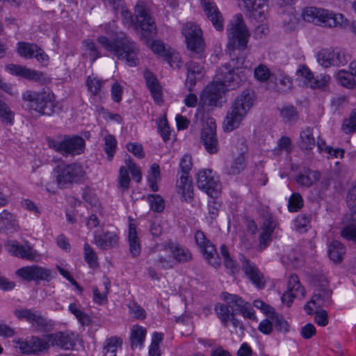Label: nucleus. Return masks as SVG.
Here are the masks:
<instances>
[{"label": "nucleus", "instance_id": "f257e3e1", "mask_svg": "<svg viewBox=\"0 0 356 356\" xmlns=\"http://www.w3.org/2000/svg\"><path fill=\"white\" fill-rule=\"evenodd\" d=\"M245 75L242 68L235 67L231 64H225L218 69L216 73V81L208 86L201 93L199 106H217L222 93L226 90H234L245 80Z\"/></svg>", "mask_w": 356, "mask_h": 356}, {"label": "nucleus", "instance_id": "f03ea898", "mask_svg": "<svg viewBox=\"0 0 356 356\" xmlns=\"http://www.w3.org/2000/svg\"><path fill=\"white\" fill-rule=\"evenodd\" d=\"M97 42L118 60L124 61L129 67H136L139 63L138 45L127 35L122 34L113 39L101 35Z\"/></svg>", "mask_w": 356, "mask_h": 356}, {"label": "nucleus", "instance_id": "7ed1b4c3", "mask_svg": "<svg viewBox=\"0 0 356 356\" xmlns=\"http://www.w3.org/2000/svg\"><path fill=\"white\" fill-rule=\"evenodd\" d=\"M256 96L253 90H243L232 102L223 121L225 131L237 129L253 107Z\"/></svg>", "mask_w": 356, "mask_h": 356}, {"label": "nucleus", "instance_id": "20e7f679", "mask_svg": "<svg viewBox=\"0 0 356 356\" xmlns=\"http://www.w3.org/2000/svg\"><path fill=\"white\" fill-rule=\"evenodd\" d=\"M22 99L27 102L26 106L40 115H51L56 106L54 94L49 89L40 92L25 91L22 96Z\"/></svg>", "mask_w": 356, "mask_h": 356}, {"label": "nucleus", "instance_id": "39448f33", "mask_svg": "<svg viewBox=\"0 0 356 356\" xmlns=\"http://www.w3.org/2000/svg\"><path fill=\"white\" fill-rule=\"evenodd\" d=\"M56 182L60 188H65L74 184H81L86 177V171L82 165L73 163L58 165L54 170Z\"/></svg>", "mask_w": 356, "mask_h": 356}, {"label": "nucleus", "instance_id": "423d86ee", "mask_svg": "<svg viewBox=\"0 0 356 356\" xmlns=\"http://www.w3.org/2000/svg\"><path fill=\"white\" fill-rule=\"evenodd\" d=\"M227 34L229 49H245L250 34L241 13L235 15L229 22L227 28Z\"/></svg>", "mask_w": 356, "mask_h": 356}, {"label": "nucleus", "instance_id": "0eeeda50", "mask_svg": "<svg viewBox=\"0 0 356 356\" xmlns=\"http://www.w3.org/2000/svg\"><path fill=\"white\" fill-rule=\"evenodd\" d=\"M188 49L191 51V57L202 58L204 56V42L201 29L195 23L188 22L182 27Z\"/></svg>", "mask_w": 356, "mask_h": 356}, {"label": "nucleus", "instance_id": "6e6552de", "mask_svg": "<svg viewBox=\"0 0 356 356\" xmlns=\"http://www.w3.org/2000/svg\"><path fill=\"white\" fill-rule=\"evenodd\" d=\"M346 202L350 212L342 219L341 235L346 240L356 241V181L347 195Z\"/></svg>", "mask_w": 356, "mask_h": 356}, {"label": "nucleus", "instance_id": "1a4fd4ad", "mask_svg": "<svg viewBox=\"0 0 356 356\" xmlns=\"http://www.w3.org/2000/svg\"><path fill=\"white\" fill-rule=\"evenodd\" d=\"M135 15L136 27L140 29L142 38L148 44L157 33L155 22L142 3L136 4Z\"/></svg>", "mask_w": 356, "mask_h": 356}, {"label": "nucleus", "instance_id": "9d476101", "mask_svg": "<svg viewBox=\"0 0 356 356\" xmlns=\"http://www.w3.org/2000/svg\"><path fill=\"white\" fill-rule=\"evenodd\" d=\"M49 146L63 156L77 155L83 152L85 140L80 136L65 137L62 140L49 139Z\"/></svg>", "mask_w": 356, "mask_h": 356}, {"label": "nucleus", "instance_id": "9b49d317", "mask_svg": "<svg viewBox=\"0 0 356 356\" xmlns=\"http://www.w3.org/2000/svg\"><path fill=\"white\" fill-rule=\"evenodd\" d=\"M197 184L200 189L211 198H216L220 193L218 177L210 169H203L197 174Z\"/></svg>", "mask_w": 356, "mask_h": 356}, {"label": "nucleus", "instance_id": "f8f14e48", "mask_svg": "<svg viewBox=\"0 0 356 356\" xmlns=\"http://www.w3.org/2000/svg\"><path fill=\"white\" fill-rule=\"evenodd\" d=\"M305 21L315 25L331 28L334 24V14L332 11L316 7L306 8L302 14Z\"/></svg>", "mask_w": 356, "mask_h": 356}, {"label": "nucleus", "instance_id": "ddd939ff", "mask_svg": "<svg viewBox=\"0 0 356 356\" xmlns=\"http://www.w3.org/2000/svg\"><path fill=\"white\" fill-rule=\"evenodd\" d=\"M16 274L22 279L28 282H49L53 278L52 273L50 269L37 265L20 268L16 271Z\"/></svg>", "mask_w": 356, "mask_h": 356}, {"label": "nucleus", "instance_id": "4468645a", "mask_svg": "<svg viewBox=\"0 0 356 356\" xmlns=\"http://www.w3.org/2000/svg\"><path fill=\"white\" fill-rule=\"evenodd\" d=\"M6 68L13 75L19 76L29 81L37 82L40 85L46 84L49 81V79L44 72L32 70L25 66L9 64L6 66Z\"/></svg>", "mask_w": 356, "mask_h": 356}, {"label": "nucleus", "instance_id": "2eb2a0df", "mask_svg": "<svg viewBox=\"0 0 356 356\" xmlns=\"http://www.w3.org/2000/svg\"><path fill=\"white\" fill-rule=\"evenodd\" d=\"M14 313L17 318L27 321L38 330L48 331L52 326V324L37 311L22 309H16Z\"/></svg>", "mask_w": 356, "mask_h": 356}, {"label": "nucleus", "instance_id": "dca6fc26", "mask_svg": "<svg viewBox=\"0 0 356 356\" xmlns=\"http://www.w3.org/2000/svg\"><path fill=\"white\" fill-rule=\"evenodd\" d=\"M119 232L117 230H97L93 233L92 243L99 249L108 250L115 248L119 245Z\"/></svg>", "mask_w": 356, "mask_h": 356}, {"label": "nucleus", "instance_id": "f3484780", "mask_svg": "<svg viewBox=\"0 0 356 356\" xmlns=\"http://www.w3.org/2000/svg\"><path fill=\"white\" fill-rule=\"evenodd\" d=\"M195 241L196 244L201 249L204 258L213 267L218 268L220 266V262L216 257V250L211 241L207 239L202 231H197L195 234Z\"/></svg>", "mask_w": 356, "mask_h": 356}, {"label": "nucleus", "instance_id": "a211bd4d", "mask_svg": "<svg viewBox=\"0 0 356 356\" xmlns=\"http://www.w3.org/2000/svg\"><path fill=\"white\" fill-rule=\"evenodd\" d=\"M201 141L209 154H213L218 152L219 143L216 136V124L212 120L203 127L201 131Z\"/></svg>", "mask_w": 356, "mask_h": 356}, {"label": "nucleus", "instance_id": "6ab92c4d", "mask_svg": "<svg viewBox=\"0 0 356 356\" xmlns=\"http://www.w3.org/2000/svg\"><path fill=\"white\" fill-rule=\"evenodd\" d=\"M203 10L208 19L217 31L224 29V19L213 0H200Z\"/></svg>", "mask_w": 356, "mask_h": 356}, {"label": "nucleus", "instance_id": "aec40b11", "mask_svg": "<svg viewBox=\"0 0 356 356\" xmlns=\"http://www.w3.org/2000/svg\"><path fill=\"white\" fill-rule=\"evenodd\" d=\"M17 51L19 54L27 59L35 58L40 63L47 62L49 56L37 44L25 42L17 43Z\"/></svg>", "mask_w": 356, "mask_h": 356}, {"label": "nucleus", "instance_id": "412c9836", "mask_svg": "<svg viewBox=\"0 0 356 356\" xmlns=\"http://www.w3.org/2000/svg\"><path fill=\"white\" fill-rule=\"evenodd\" d=\"M241 261L242 270L246 276L257 288H264L265 286L264 275L259 271L254 263L243 257L241 259Z\"/></svg>", "mask_w": 356, "mask_h": 356}, {"label": "nucleus", "instance_id": "4be33fe9", "mask_svg": "<svg viewBox=\"0 0 356 356\" xmlns=\"http://www.w3.org/2000/svg\"><path fill=\"white\" fill-rule=\"evenodd\" d=\"M6 247L12 255L22 259L33 260L37 256L36 250H33L30 245H22L15 240H9L6 243Z\"/></svg>", "mask_w": 356, "mask_h": 356}, {"label": "nucleus", "instance_id": "5701e85b", "mask_svg": "<svg viewBox=\"0 0 356 356\" xmlns=\"http://www.w3.org/2000/svg\"><path fill=\"white\" fill-rule=\"evenodd\" d=\"M250 15L258 21H263L266 16L268 0H242Z\"/></svg>", "mask_w": 356, "mask_h": 356}, {"label": "nucleus", "instance_id": "b1692460", "mask_svg": "<svg viewBox=\"0 0 356 356\" xmlns=\"http://www.w3.org/2000/svg\"><path fill=\"white\" fill-rule=\"evenodd\" d=\"M187 70V77L185 83L189 91H192L197 81L203 76V67L193 60L187 62L185 65Z\"/></svg>", "mask_w": 356, "mask_h": 356}, {"label": "nucleus", "instance_id": "393cba45", "mask_svg": "<svg viewBox=\"0 0 356 356\" xmlns=\"http://www.w3.org/2000/svg\"><path fill=\"white\" fill-rule=\"evenodd\" d=\"M276 223L271 217L266 218L262 223L261 232L259 234V248L260 250L266 249L272 240V234L275 228Z\"/></svg>", "mask_w": 356, "mask_h": 356}, {"label": "nucleus", "instance_id": "a878e982", "mask_svg": "<svg viewBox=\"0 0 356 356\" xmlns=\"http://www.w3.org/2000/svg\"><path fill=\"white\" fill-rule=\"evenodd\" d=\"M19 230V226L17 216L6 209L3 210L0 213V232L15 233Z\"/></svg>", "mask_w": 356, "mask_h": 356}, {"label": "nucleus", "instance_id": "bb28decb", "mask_svg": "<svg viewBox=\"0 0 356 356\" xmlns=\"http://www.w3.org/2000/svg\"><path fill=\"white\" fill-rule=\"evenodd\" d=\"M179 175L177 181V193L181 195L184 201L191 200L193 198V187L192 179L189 175Z\"/></svg>", "mask_w": 356, "mask_h": 356}, {"label": "nucleus", "instance_id": "cd10ccee", "mask_svg": "<svg viewBox=\"0 0 356 356\" xmlns=\"http://www.w3.org/2000/svg\"><path fill=\"white\" fill-rule=\"evenodd\" d=\"M321 178V173L309 168H303L296 177V181L301 186L311 187Z\"/></svg>", "mask_w": 356, "mask_h": 356}, {"label": "nucleus", "instance_id": "c85d7f7f", "mask_svg": "<svg viewBox=\"0 0 356 356\" xmlns=\"http://www.w3.org/2000/svg\"><path fill=\"white\" fill-rule=\"evenodd\" d=\"M144 78L145 79L147 86L149 90L154 101L157 104H160L162 102V94L161 88L157 79L149 70L145 71Z\"/></svg>", "mask_w": 356, "mask_h": 356}, {"label": "nucleus", "instance_id": "c756f323", "mask_svg": "<svg viewBox=\"0 0 356 356\" xmlns=\"http://www.w3.org/2000/svg\"><path fill=\"white\" fill-rule=\"evenodd\" d=\"M47 338L49 339V343L52 346H58L69 350L75 346V342L72 337L63 332L48 334Z\"/></svg>", "mask_w": 356, "mask_h": 356}, {"label": "nucleus", "instance_id": "7c9ffc66", "mask_svg": "<svg viewBox=\"0 0 356 356\" xmlns=\"http://www.w3.org/2000/svg\"><path fill=\"white\" fill-rule=\"evenodd\" d=\"M128 241L129 252L132 257H137L141 251L140 238L138 236L136 225L130 224L129 228Z\"/></svg>", "mask_w": 356, "mask_h": 356}, {"label": "nucleus", "instance_id": "2f4dec72", "mask_svg": "<svg viewBox=\"0 0 356 356\" xmlns=\"http://www.w3.org/2000/svg\"><path fill=\"white\" fill-rule=\"evenodd\" d=\"M147 330L145 327L140 325H134L130 336V342L132 349L141 348L145 339Z\"/></svg>", "mask_w": 356, "mask_h": 356}, {"label": "nucleus", "instance_id": "473e14b6", "mask_svg": "<svg viewBox=\"0 0 356 356\" xmlns=\"http://www.w3.org/2000/svg\"><path fill=\"white\" fill-rule=\"evenodd\" d=\"M299 146L302 149H312L316 145L315 138L313 134V129L306 127L300 134Z\"/></svg>", "mask_w": 356, "mask_h": 356}, {"label": "nucleus", "instance_id": "72a5a7b5", "mask_svg": "<svg viewBox=\"0 0 356 356\" xmlns=\"http://www.w3.org/2000/svg\"><path fill=\"white\" fill-rule=\"evenodd\" d=\"M286 289V291L295 293V296H298V298H302L305 296V289L301 285L298 277L295 274L289 276Z\"/></svg>", "mask_w": 356, "mask_h": 356}, {"label": "nucleus", "instance_id": "f704fd0d", "mask_svg": "<svg viewBox=\"0 0 356 356\" xmlns=\"http://www.w3.org/2000/svg\"><path fill=\"white\" fill-rule=\"evenodd\" d=\"M297 73L308 81L311 88H321L323 86L327 81L325 77H323V82H320L318 80L314 79L312 71L305 65L301 66Z\"/></svg>", "mask_w": 356, "mask_h": 356}, {"label": "nucleus", "instance_id": "c9c22d12", "mask_svg": "<svg viewBox=\"0 0 356 356\" xmlns=\"http://www.w3.org/2000/svg\"><path fill=\"white\" fill-rule=\"evenodd\" d=\"M169 248L175 259L179 263L186 262L192 259L191 253L179 245L170 243Z\"/></svg>", "mask_w": 356, "mask_h": 356}, {"label": "nucleus", "instance_id": "e433bc0d", "mask_svg": "<svg viewBox=\"0 0 356 356\" xmlns=\"http://www.w3.org/2000/svg\"><path fill=\"white\" fill-rule=\"evenodd\" d=\"M355 74L350 72L341 70L339 71L337 75V79L338 83L343 87L348 89H353L356 86V81L354 78Z\"/></svg>", "mask_w": 356, "mask_h": 356}, {"label": "nucleus", "instance_id": "4c0bfd02", "mask_svg": "<svg viewBox=\"0 0 356 356\" xmlns=\"http://www.w3.org/2000/svg\"><path fill=\"white\" fill-rule=\"evenodd\" d=\"M220 249L226 268L229 270L232 275L238 273L239 268L235 261L230 257L227 247L225 245H222Z\"/></svg>", "mask_w": 356, "mask_h": 356}, {"label": "nucleus", "instance_id": "58836bf2", "mask_svg": "<svg viewBox=\"0 0 356 356\" xmlns=\"http://www.w3.org/2000/svg\"><path fill=\"white\" fill-rule=\"evenodd\" d=\"M122 345V339L120 337H110L104 343L103 353L111 354L112 353H117L118 349H121Z\"/></svg>", "mask_w": 356, "mask_h": 356}, {"label": "nucleus", "instance_id": "ea45409f", "mask_svg": "<svg viewBox=\"0 0 356 356\" xmlns=\"http://www.w3.org/2000/svg\"><path fill=\"white\" fill-rule=\"evenodd\" d=\"M147 201L149 204L150 209L154 212L161 213L165 208L163 198L158 194H149Z\"/></svg>", "mask_w": 356, "mask_h": 356}, {"label": "nucleus", "instance_id": "a19ab883", "mask_svg": "<svg viewBox=\"0 0 356 356\" xmlns=\"http://www.w3.org/2000/svg\"><path fill=\"white\" fill-rule=\"evenodd\" d=\"M324 298L321 293H314L311 300L305 305L304 309L307 314H312L320 307L323 306Z\"/></svg>", "mask_w": 356, "mask_h": 356}, {"label": "nucleus", "instance_id": "79ce46f5", "mask_svg": "<svg viewBox=\"0 0 356 356\" xmlns=\"http://www.w3.org/2000/svg\"><path fill=\"white\" fill-rule=\"evenodd\" d=\"M83 254L84 259L90 268H95L98 266L97 255L88 243L83 245Z\"/></svg>", "mask_w": 356, "mask_h": 356}, {"label": "nucleus", "instance_id": "37998d69", "mask_svg": "<svg viewBox=\"0 0 356 356\" xmlns=\"http://www.w3.org/2000/svg\"><path fill=\"white\" fill-rule=\"evenodd\" d=\"M68 309L72 314L75 316V317L76 318L78 321L81 324V325L85 326L90 325L91 322L90 316L86 313L83 312V311H81V309H79L76 307V304L71 303L68 307Z\"/></svg>", "mask_w": 356, "mask_h": 356}, {"label": "nucleus", "instance_id": "c03bdc74", "mask_svg": "<svg viewBox=\"0 0 356 356\" xmlns=\"http://www.w3.org/2000/svg\"><path fill=\"white\" fill-rule=\"evenodd\" d=\"M33 353L47 350L49 348V339H40L38 337H31L30 339Z\"/></svg>", "mask_w": 356, "mask_h": 356}, {"label": "nucleus", "instance_id": "a18cd8bd", "mask_svg": "<svg viewBox=\"0 0 356 356\" xmlns=\"http://www.w3.org/2000/svg\"><path fill=\"white\" fill-rule=\"evenodd\" d=\"M318 63L325 68L330 67L334 62V52L328 49H323L317 54Z\"/></svg>", "mask_w": 356, "mask_h": 356}, {"label": "nucleus", "instance_id": "49530a36", "mask_svg": "<svg viewBox=\"0 0 356 356\" xmlns=\"http://www.w3.org/2000/svg\"><path fill=\"white\" fill-rule=\"evenodd\" d=\"M117 140L115 138L111 135H106L104 137V151L107 155L108 159L111 161L116 151Z\"/></svg>", "mask_w": 356, "mask_h": 356}, {"label": "nucleus", "instance_id": "de8ad7c7", "mask_svg": "<svg viewBox=\"0 0 356 356\" xmlns=\"http://www.w3.org/2000/svg\"><path fill=\"white\" fill-rule=\"evenodd\" d=\"M104 284L105 287V291L104 293H100L98 288L97 286L93 287V300L94 301L99 304L102 305L107 301V296L106 294L108 293L109 287H110V282L107 277L104 278Z\"/></svg>", "mask_w": 356, "mask_h": 356}, {"label": "nucleus", "instance_id": "09e8293b", "mask_svg": "<svg viewBox=\"0 0 356 356\" xmlns=\"http://www.w3.org/2000/svg\"><path fill=\"white\" fill-rule=\"evenodd\" d=\"M130 181L131 179L127 168L124 166H121L119 170L118 187L122 193L129 189Z\"/></svg>", "mask_w": 356, "mask_h": 356}, {"label": "nucleus", "instance_id": "8fccbe9b", "mask_svg": "<svg viewBox=\"0 0 356 356\" xmlns=\"http://www.w3.org/2000/svg\"><path fill=\"white\" fill-rule=\"evenodd\" d=\"M215 310L218 316L221 320L222 323L225 327L227 326L230 316L233 315L234 312L230 310L228 305L218 304L216 305Z\"/></svg>", "mask_w": 356, "mask_h": 356}, {"label": "nucleus", "instance_id": "3c124183", "mask_svg": "<svg viewBox=\"0 0 356 356\" xmlns=\"http://www.w3.org/2000/svg\"><path fill=\"white\" fill-rule=\"evenodd\" d=\"M151 49L154 53L165 57L168 63L172 65V57L169 54V51L165 48L164 44L160 40H154L151 43Z\"/></svg>", "mask_w": 356, "mask_h": 356}, {"label": "nucleus", "instance_id": "603ef678", "mask_svg": "<svg viewBox=\"0 0 356 356\" xmlns=\"http://www.w3.org/2000/svg\"><path fill=\"white\" fill-rule=\"evenodd\" d=\"M275 79L280 85V87L279 88V90L280 92H287L292 88V79L284 73L282 72L277 73L275 76Z\"/></svg>", "mask_w": 356, "mask_h": 356}, {"label": "nucleus", "instance_id": "864d4df0", "mask_svg": "<svg viewBox=\"0 0 356 356\" xmlns=\"http://www.w3.org/2000/svg\"><path fill=\"white\" fill-rule=\"evenodd\" d=\"M83 44L86 54H88L92 63L101 56L97 45L93 41L86 40L83 41Z\"/></svg>", "mask_w": 356, "mask_h": 356}, {"label": "nucleus", "instance_id": "5fc2aeb1", "mask_svg": "<svg viewBox=\"0 0 356 356\" xmlns=\"http://www.w3.org/2000/svg\"><path fill=\"white\" fill-rule=\"evenodd\" d=\"M104 83V81L99 80L97 78H91L88 76L86 80L88 89L94 96L100 95L101 89Z\"/></svg>", "mask_w": 356, "mask_h": 356}, {"label": "nucleus", "instance_id": "6e6d98bb", "mask_svg": "<svg viewBox=\"0 0 356 356\" xmlns=\"http://www.w3.org/2000/svg\"><path fill=\"white\" fill-rule=\"evenodd\" d=\"M225 300L227 302V305L232 309V311L234 313L241 307L245 301L238 296L227 293L225 296Z\"/></svg>", "mask_w": 356, "mask_h": 356}, {"label": "nucleus", "instance_id": "4d7b16f0", "mask_svg": "<svg viewBox=\"0 0 356 356\" xmlns=\"http://www.w3.org/2000/svg\"><path fill=\"white\" fill-rule=\"evenodd\" d=\"M162 340L163 334L161 333L154 332L149 348V356H160L159 343Z\"/></svg>", "mask_w": 356, "mask_h": 356}, {"label": "nucleus", "instance_id": "13d9d810", "mask_svg": "<svg viewBox=\"0 0 356 356\" xmlns=\"http://www.w3.org/2000/svg\"><path fill=\"white\" fill-rule=\"evenodd\" d=\"M127 307L129 309V314L132 315L133 317L140 320H143L145 318L146 312L137 302L134 301H130L127 304Z\"/></svg>", "mask_w": 356, "mask_h": 356}, {"label": "nucleus", "instance_id": "bf43d9fd", "mask_svg": "<svg viewBox=\"0 0 356 356\" xmlns=\"http://www.w3.org/2000/svg\"><path fill=\"white\" fill-rule=\"evenodd\" d=\"M303 207V199L300 194L294 193H293L288 202V208L291 212H296Z\"/></svg>", "mask_w": 356, "mask_h": 356}, {"label": "nucleus", "instance_id": "052dcab7", "mask_svg": "<svg viewBox=\"0 0 356 356\" xmlns=\"http://www.w3.org/2000/svg\"><path fill=\"white\" fill-rule=\"evenodd\" d=\"M342 129L346 134L356 132V108L350 113L349 118L343 121Z\"/></svg>", "mask_w": 356, "mask_h": 356}, {"label": "nucleus", "instance_id": "680f3d73", "mask_svg": "<svg viewBox=\"0 0 356 356\" xmlns=\"http://www.w3.org/2000/svg\"><path fill=\"white\" fill-rule=\"evenodd\" d=\"M280 115L282 120L285 122L294 121L298 119V112L293 106L284 107L280 110Z\"/></svg>", "mask_w": 356, "mask_h": 356}, {"label": "nucleus", "instance_id": "e2e57ef3", "mask_svg": "<svg viewBox=\"0 0 356 356\" xmlns=\"http://www.w3.org/2000/svg\"><path fill=\"white\" fill-rule=\"evenodd\" d=\"M254 77L261 82L268 80L270 76V71L264 65H259L254 71Z\"/></svg>", "mask_w": 356, "mask_h": 356}, {"label": "nucleus", "instance_id": "0e129e2a", "mask_svg": "<svg viewBox=\"0 0 356 356\" xmlns=\"http://www.w3.org/2000/svg\"><path fill=\"white\" fill-rule=\"evenodd\" d=\"M193 166L192 157L189 154H184L179 162L180 172L178 174L189 175Z\"/></svg>", "mask_w": 356, "mask_h": 356}, {"label": "nucleus", "instance_id": "69168bd1", "mask_svg": "<svg viewBox=\"0 0 356 356\" xmlns=\"http://www.w3.org/2000/svg\"><path fill=\"white\" fill-rule=\"evenodd\" d=\"M271 320L277 330L284 332H286L289 330V323L282 316L275 314L271 316Z\"/></svg>", "mask_w": 356, "mask_h": 356}, {"label": "nucleus", "instance_id": "338daca9", "mask_svg": "<svg viewBox=\"0 0 356 356\" xmlns=\"http://www.w3.org/2000/svg\"><path fill=\"white\" fill-rule=\"evenodd\" d=\"M0 117L7 123L12 124L14 118L13 113L10 111L6 104L0 100Z\"/></svg>", "mask_w": 356, "mask_h": 356}, {"label": "nucleus", "instance_id": "774afa93", "mask_svg": "<svg viewBox=\"0 0 356 356\" xmlns=\"http://www.w3.org/2000/svg\"><path fill=\"white\" fill-rule=\"evenodd\" d=\"M245 167V159L243 156H238L234 159L230 170L229 174L236 175L240 173Z\"/></svg>", "mask_w": 356, "mask_h": 356}]
</instances>
